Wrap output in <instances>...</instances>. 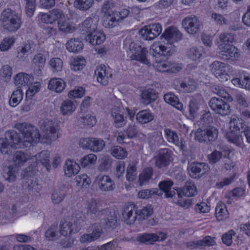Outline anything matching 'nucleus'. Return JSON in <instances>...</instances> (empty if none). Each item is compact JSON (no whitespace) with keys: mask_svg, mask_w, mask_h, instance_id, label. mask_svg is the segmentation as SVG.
<instances>
[{"mask_svg":"<svg viewBox=\"0 0 250 250\" xmlns=\"http://www.w3.org/2000/svg\"><path fill=\"white\" fill-rule=\"evenodd\" d=\"M0 21L3 28L9 32L17 31L21 28L22 23L21 14L10 8L2 11Z\"/></svg>","mask_w":250,"mask_h":250,"instance_id":"f257e3e1","label":"nucleus"},{"mask_svg":"<svg viewBox=\"0 0 250 250\" xmlns=\"http://www.w3.org/2000/svg\"><path fill=\"white\" fill-rule=\"evenodd\" d=\"M219 49V56L223 59L232 60L239 57L237 49L232 44H220Z\"/></svg>","mask_w":250,"mask_h":250,"instance_id":"2eb2a0df","label":"nucleus"},{"mask_svg":"<svg viewBox=\"0 0 250 250\" xmlns=\"http://www.w3.org/2000/svg\"><path fill=\"white\" fill-rule=\"evenodd\" d=\"M33 126L26 123H19L15 125L14 127L21 132L23 136L22 139H24Z\"/></svg>","mask_w":250,"mask_h":250,"instance_id":"e2e57ef3","label":"nucleus"},{"mask_svg":"<svg viewBox=\"0 0 250 250\" xmlns=\"http://www.w3.org/2000/svg\"><path fill=\"white\" fill-rule=\"evenodd\" d=\"M80 169L79 165L75 162L68 160L66 161L64 166L65 174L71 177L73 175L77 174Z\"/></svg>","mask_w":250,"mask_h":250,"instance_id":"473e14b6","label":"nucleus"},{"mask_svg":"<svg viewBox=\"0 0 250 250\" xmlns=\"http://www.w3.org/2000/svg\"><path fill=\"white\" fill-rule=\"evenodd\" d=\"M76 108V105L74 101L68 99L63 101L60 107V111L63 115L71 114Z\"/></svg>","mask_w":250,"mask_h":250,"instance_id":"a878e982","label":"nucleus"},{"mask_svg":"<svg viewBox=\"0 0 250 250\" xmlns=\"http://www.w3.org/2000/svg\"><path fill=\"white\" fill-rule=\"evenodd\" d=\"M230 66L227 63L219 61H215L210 65L212 73L221 81H227L229 76L228 72Z\"/></svg>","mask_w":250,"mask_h":250,"instance_id":"9d476101","label":"nucleus"},{"mask_svg":"<svg viewBox=\"0 0 250 250\" xmlns=\"http://www.w3.org/2000/svg\"><path fill=\"white\" fill-rule=\"evenodd\" d=\"M103 18V24L105 28H112L116 26L118 23V21L115 17L114 16L113 14L109 16H104Z\"/></svg>","mask_w":250,"mask_h":250,"instance_id":"680f3d73","label":"nucleus"},{"mask_svg":"<svg viewBox=\"0 0 250 250\" xmlns=\"http://www.w3.org/2000/svg\"><path fill=\"white\" fill-rule=\"evenodd\" d=\"M162 36L169 42V43H166L165 45H167V44L173 45V42L181 40L183 35L177 28L171 26L165 30Z\"/></svg>","mask_w":250,"mask_h":250,"instance_id":"aec40b11","label":"nucleus"},{"mask_svg":"<svg viewBox=\"0 0 250 250\" xmlns=\"http://www.w3.org/2000/svg\"><path fill=\"white\" fill-rule=\"evenodd\" d=\"M97 81L104 85H106L108 83L109 78L112 77V74L108 72L104 65L97 66L95 71Z\"/></svg>","mask_w":250,"mask_h":250,"instance_id":"5701e85b","label":"nucleus"},{"mask_svg":"<svg viewBox=\"0 0 250 250\" xmlns=\"http://www.w3.org/2000/svg\"><path fill=\"white\" fill-rule=\"evenodd\" d=\"M85 40L92 45L101 44L105 40V34L99 29L88 33Z\"/></svg>","mask_w":250,"mask_h":250,"instance_id":"4be33fe9","label":"nucleus"},{"mask_svg":"<svg viewBox=\"0 0 250 250\" xmlns=\"http://www.w3.org/2000/svg\"><path fill=\"white\" fill-rule=\"evenodd\" d=\"M208 165L205 163L193 162L188 165V169L189 176L194 179H199L208 171Z\"/></svg>","mask_w":250,"mask_h":250,"instance_id":"4468645a","label":"nucleus"},{"mask_svg":"<svg viewBox=\"0 0 250 250\" xmlns=\"http://www.w3.org/2000/svg\"><path fill=\"white\" fill-rule=\"evenodd\" d=\"M137 176V167L134 163H130L126 168L125 175L126 179L127 181L131 182L134 181Z\"/></svg>","mask_w":250,"mask_h":250,"instance_id":"de8ad7c7","label":"nucleus"},{"mask_svg":"<svg viewBox=\"0 0 250 250\" xmlns=\"http://www.w3.org/2000/svg\"><path fill=\"white\" fill-rule=\"evenodd\" d=\"M179 197L184 195L188 197L194 196L197 193V188L194 183L191 181L186 182L184 187L179 188L177 190Z\"/></svg>","mask_w":250,"mask_h":250,"instance_id":"b1692460","label":"nucleus"},{"mask_svg":"<svg viewBox=\"0 0 250 250\" xmlns=\"http://www.w3.org/2000/svg\"><path fill=\"white\" fill-rule=\"evenodd\" d=\"M66 194V188L64 186L56 188L52 194V200L53 203L58 204L61 203Z\"/></svg>","mask_w":250,"mask_h":250,"instance_id":"c9c22d12","label":"nucleus"},{"mask_svg":"<svg viewBox=\"0 0 250 250\" xmlns=\"http://www.w3.org/2000/svg\"><path fill=\"white\" fill-rule=\"evenodd\" d=\"M229 124L230 132L236 133L242 132L243 129L246 126L241 119L236 117L231 118Z\"/></svg>","mask_w":250,"mask_h":250,"instance_id":"2f4dec72","label":"nucleus"},{"mask_svg":"<svg viewBox=\"0 0 250 250\" xmlns=\"http://www.w3.org/2000/svg\"><path fill=\"white\" fill-rule=\"evenodd\" d=\"M159 71L161 72H168L171 73H176L179 71L181 69V67L177 65V64L172 63L165 60L158 64L155 65Z\"/></svg>","mask_w":250,"mask_h":250,"instance_id":"393cba45","label":"nucleus"},{"mask_svg":"<svg viewBox=\"0 0 250 250\" xmlns=\"http://www.w3.org/2000/svg\"><path fill=\"white\" fill-rule=\"evenodd\" d=\"M194 139L200 143L209 144L216 140L218 130L214 126L208 125L204 128H198L194 134Z\"/></svg>","mask_w":250,"mask_h":250,"instance_id":"423d86ee","label":"nucleus"},{"mask_svg":"<svg viewBox=\"0 0 250 250\" xmlns=\"http://www.w3.org/2000/svg\"><path fill=\"white\" fill-rule=\"evenodd\" d=\"M66 46L69 51L77 53L83 49V44L78 39H71L66 43Z\"/></svg>","mask_w":250,"mask_h":250,"instance_id":"58836bf2","label":"nucleus"},{"mask_svg":"<svg viewBox=\"0 0 250 250\" xmlns=\"http://www.w3.org/2000/svg\"><path fill=\"white\" fill-rule=\"evenodd\" d=\"M112 155L119 159H122L127 156L126 151L120 146H115L111 149Z\"/></svg>","mask_w":250,"mask_h":250,"instance_id":"13d9d810","label":"nucleus"},{"mask_svg":"<svg viewBox=\"0 0 250 250\" xmlns=\"http://www.w3.org/2000/svg\"><path fill=\"white\" fill-rule=\"evenodd\" d=\"M157 195L158 196H162V193L161 191H159L157 188H153L150 189H144L140 191L138 193V195L140 198L145 199L150 197L152 195Z\"/></svg>","mask_w":250,"mask_h":250,"instance_id":"bf43d9fd","label":"nucleus"},{"mask_svg":"<svg viewBox=\"0 0 250 250\" xmlns=\"http://www.w3.org/2000/svg\"><path fill=\"white\" fill-rule=\"evenodd\" d=\"M165 136L167 141L173 145L179 144V136L177 133L169 128H165L164 130Z\"/></svg>","mask_w":250,"mask_h":250,"instance_id":"c03bdc74","label":"nucleus"},{"mask_svg":"<svg viewBox=\"0 0 250 250\" xmlns=\"http://www.w3.org/2000/svg\"><path fill=\"white\" fill-rule=\"evenodd\" d=\"M141 102L144 105H148L158 98V93L154 88H147L142 91Z\"/></svg>","mask_w":250,"mask_h":250,"instance_id":"412c9836","label":"nucleus"},{"mask_svg":"<svg viewBox=\"0 0 250 250\" xmlns=\"http://www.w3.org/2000/svg\"><path fill=\"white\" fill-rule=\"evenodd\" d=\"M96 180L98 188L102 191H111L115 188L114 182L109 176H99L97 177Z\"/></svg>","mask_w":250,"mask_h":250,"instance_id":"a211bd4d","label":"nucleus"},{"mask_svg":"<svg viewBox=\"0 0 250 250\" xmlns=\"http://www.w3.org/2000/svg\"><path fill=\"white\" fill-rule=\"evenodd\" d=\"M125 170V163L124 161H118L115 166L114 175L116 178L120 179L123 177Z\"/></svg>","mask_w":250,"mask_h":250,"instance_id":"69168bd1","label":"nucleus"},{"mask_svg":"<svg viewBox=\"0 0 250 250\" xmlns=\"http://www.w3.org/2000/svg\"><path fill=\"white\" fill-rule=\"evenodd\" d=\"M98 17L96 16L87 18L79 25L80 30L82 32V34H88L98 29Z\"/></svg>","mask_w":250,"mask_h":250,"instance_id":"f3484780","label":"nucleus"},{"mask_svg":"<svg viewBox=\"0 0 250 250\" xmlns=\"http://www.w3.org/2000/svg\"><path fill=\"white\" fill-rule=\"evenodd\" d=\"M10 147L23 148L25 147L23 139L14 130L7 131L5 133V138L0 139V151L2 153L8 154Z\"/></svg>","mask_w":250,"mask_h":250,"instance_id":"7ed1b4c3","label":"nucleus"},{"mask_svg":"<svg viewBox=\"0 0 250 250\" xmlns=\"http://www.w3.org/2000/svg\"><path fill=\"white\" fill-rule=\"evenodd\" d=\"M94 4V0H75L74 7L81 11H86L91 8Z\"/></svg>","mask_w":250,"mask_h":250,"instance_id":"a19ab883","label":"nucleus"},{"mask_svg":"<svg viewBox=\"0 0 250 250\" xmlns=\"http://www.w3.org/2000/svg\"><path fill=\"white\" fill-rule=\"evenodd\" d=\"M165 101L181 110L183 108V104L179 102V98L172 93L166 94L164 96Z\"/></svg>","mask_w":250,"mask_h":250,"instance_id":"ea45409f","label":"nucleus"},{"mask_svg":"<svg viewBox=\"0 0 250 250\" xmlns=\"http://www.w3.org/2000/svg\"><path fill=\"white\" fill-rule=\"evenodd\" d=\"M111 116L114 119V123L116 127H121L124 126L126 122L123 116L116 112V109H113L111 111Z\"/></svg>","mask_w":250,"mask_h":250,"instance_id":"6e6d98bb","label":"nucleus"},{"mask_svg":"<svg viewBox=\"0 0 250 250\" xmlns=\"http://www.w3.org/2000/svg\"><path fill=\"white\" fill-rule=\"evenodd\" d=\"M216 217L218 221H220L228 217L229 212L224 204L217 205L215 208Z\"/></svg>","mask_w":250,"mask_h":250,"instance_id":"49530a36","label":"nucleus"},{"mask_svg":"<svg viewBox=\"0 0 250 250\" xmlns=\"http://www.w3.org/2000/svg\"><path fill=\"white\" fill-rule=\"evenodd\" d=\"M173 183L172 181H163L159 183V191H161L162 194L164 193V196L166 198L172 197L175 194L174 190L171 189Z\"/></svg>","mask_w":250,"mask_h":250,"instance_id":"bb28decb","label":"nucleus"},{"mask_svg":"<svg viewBox=\"0 0 250 250\" xmlns=\"http://www.w3.org/2000/svg\"><path fill=\"white\" fill-rule=\"evenodd\" d=\"M137 241L146 244H152L156 241L163 240L162 238L160 239V237L155 233L143 234L138 236L136 238Z\"/></svg>","mask_w":250,"mask_h":250,"instance_id":"4c0bfd02","label":"nucleus"},{"mask_svg":"<svg viewBox=\"0 0 250 250\" xmlns=\"http://www.w3.org/2000/svg\"><path fill=\"white\" fill-rule=\"evenodd\" d=\"M188 57L193 61H197L202 56V49L197 47H193L187 52Z\"/></svg>","mask_w":250,"mask_h":250,"instance_id":"052dcab7","label":"nucleus"},{"mask_svg":"<svg viewBox=\"0 0 250 250\" xmlns=\"http://www.w3.org/2000/svg\"><path fill=\"white\" fill-rule=\"evenodd\" d=\"M23 93L22 89L18 88L14 91L9 101V104L12 107H15L21 102L23 98Z\"/></svg>","mask_w":250,"mask_h":250,"instance_id":"a18cd8bd","label":"nucleus"},{"mask_svg":"<svg viewBox=\"0 0 250 250\" xmlns=\"http://www.w3.org/2000/svg\"><path fill=\"white\" fill-rule=\"evenodd\" d=\"M134 205H126L122 211L123 219L129 225L133 224L137 218V210Z\"/></svg>","mask_w":250,"mask_h":250,"instance_id":"6ab92c4d","label":"nucleus"},{"mask_svg":"<svg viewBox=\"0 0 250 250\" xmlns=\"http://www.w3.org/2000/svg\"><path fill=\"white\" fill-rule=\"evenodd\" d=\"M58 225L53 224L52 225L45 233V238L49 241H54L58 238L57 233Z\"/></svg>","mask_w":250,"mask_h":250,"instance_id":"603ef678","label":"nucleus"},{"mask_svg":"<svg viewBox=\"0 0 250 250\" xmlns=\"http://www.w3.org/2000/svg\"><path fill=\"white\" fill-rule=\"evenodd\" d=\"M228 141L236 146L242 147L243 144V139L242 136L238 132H230L227 135Z\"/></svg>","mask_w":250,"mask_h":250,"instance_id":"3c124183","label":"nucleus"},{"mask_svg":"<svg viewBox=\"0 0 250 250\" xmlns=\"http://www.w3.org/2000/svg\"><path fill=\"white\" fill-rule=\"evenodd\" d=\"M208 104L212 110L221 116H226L230 113L229 104L220 98L212 97Z\"/></svg>","mask_w":250,"mask_h":250,"instance_id":"f8f14e48","label":"nucleus"},{"mask_svg":"<svg viewBox=\"0 0 250 250\" xmlns=\"http://www.w3.org/2000/svg\"><path fill=\"white\" fill-rule=\"evenodd\" d=\"M44 132L46 137L51 140H55L59 138L58 130L59 126L56 123L52 121H45L41 126Z\"/></svg>","mask_w":250,"mask_h":250,"instance_id":"dca6fc26","label":"nucleus"},{"mask_svg":"<svg viewBox=\"0 0 250 250\" xmlns=\"http://www.w3.org/2000/svg\"><path fill=\"white\" fill-rule=\"evenodd\" d=\"M175 51L174 45L153 44L150 49L149 53L152 55L156 65L162 62L164 60V58L171 56Z\"/></svg>","mask_w":250,"mask_h":250,"instance_id":"39448f33","label":"nucleus"},{"mask_svg":"<svg viewBox=\"0 0 250 250\" xmlns=\"http://www.w3.org/2000/svg\"><path fill=\"white\" fill-rule=\"evenodd\" d=\"M29 82V75L24 73H19L14 78V83L19 89H21L23 87L26 88Z\"/></svg>","mask_w":250,"mask_h":250,"instance_id":"e433bc0d","label":"nucleus"},{"mask_svg":"<svg viewBox=\"0 0 250 250\" xmlns=\"http://www.w3.org/2000/svg\"><path fill=\"white\" fill-rule=\"evenodd\" d=\"M65 87V83L60 78H52L49 81L48 89L60 93L63 91Z\"/></svg>","mask_w":250,"mask_h":250,"instance_id":"7c9ffc66","label":"nucleus"},{"mask_svg":"<svg viewBox=\"0 0 250 250\" xmlns=\"http://www.w3.org/2000/svg\"><path fill=\"white\" fill-rule=\"evenodd\" d=\"M153 213V209L150 206H146L143 208L137 210V217L138 219L145 220L151 216Z\"/></svg>","mask_w":250,"mask_h":250,"instance_id":"5fc2aeb1","label":"nucleus"},{"mask_svg":"<svg viewBox=\"0 0 250 250\" xmlns=\"http://www.w3.org/2000/svg\"><path fill=\"white\" fill-rule=\"evenodd\" d=\"M183 27L189 34L197 33L202 26L201 22L195 15H190L185 17L182 21Z\"/></svg>","mask_w":250,"mask_h":250,"instance_id":"ddd939ff","label":"nucleus"},{"mask_svg":"<svg viewBox=\"0 0 250 250\" xmlns=\"http://www.w3.org/2000/svg\"><path fill=\"white\" fill-rule=\"evenodd\" d=\"M84 218V216L82 213H79L72 215L69 220L62 219L59 225L60 234L67 236L72 233L78 232L83 226Z\"/></svg>","mask_w":250,"mask_h":250,"instance_id":"f03ea898","label":"nucleus"},{"mask_svg":"<svg viewBox=\"0 0 250 250\" xmlns=\"http://www.w3.org/2000/svg\"><path fill=\"white\" fill-rule=\"evenodd\" d=\"M173 152L168 148L161 149L154 158L155 166L159 169H166L173 161Z\"/></svg>","mask_w":250,"mask_h":250,"instance_id":"1a4fd4ad","label":"nucleus"},{"mask_svg":"<svg viewBox=\"0 0 250 250\" xmlns=\"http://www.w3.org/2000/svg\"><path fill=\"white\" fill-rule=\"evenodd\" d=\"M32 62L37 71H41L46 62L45 56L41 53H37L34 55Z\"/></svg>","mask_w":250,"mask_h":250,"instance_id":"79ce46f5","label":"nucleus"},{"mask_svg":"<svg viewBox=\"0 0 250 250\" xmlns=\"http://www.w3.org/2000/svg\"><path fill=\"white\" fill-rule=\"evenodd\" d=\"M112 163L111 159L108 156H104L101 159L98 169L100 171H106L111 167Z\"/></svg>","mask_w":250,"mask_h":250,"instance_id":"338daca9","label":"nucleus"},{"mask_svg":"<svg viewBox=\"0 0 250 250\" xmlns=\"http://www.w3.org/2000/svg\"><path fill=\"white\" fill-rule=\"evenodd\" d=\"M98 211L99 208L96 201L91 200L86 207L87 215L90 216L91 218H94Z\"/></svg>","mask_w":250,"mask_h":250,"instance_id":"0e129e2a","label":"nucleus"},{"mask_svg":"<svg viewBox=\"0 0 250 250\" xmlns=\"http://www.w3.org/2000/svg\"><path fill=\"white\" fill-rule=\"evenodd\" d=\"M136 118L140 124H145L152 121L154 118V115L149 110H143L136 114Z\"/></svg>","mask_w":250,"mask_h":250,"instance_id":"72a5a7b5","label":"nucleus"},{"mask_svg":"<svg viewBox=\"0 0 250 250\" xmlns=\"http://www.w3.org/2000/svg\"><path fill=\"white\" fill-rule=\"evenodd\" d=\"M97 156L94 154H89L82 157L80 160L81 166L84 168L94 165L97 160Z\"/></svg>","mask_w":250,"mask_h":250,"instance_id":"8fccbe9b","label":"nucleus"},{"mask_svg":"<svg viewBox=\"0 0 250 250\" xmlns=\"http://www.w3.org/2000/svg\"><path fill=\"white\" fill-rule=\"evenodd\" d=\"M31 49L30 43H26L23 46H20L17 48V58L23 61L28 55V53Z\"/></svg>","mask_w":250,"mask_h":250,"instance_id":"864d4df0","label":"nucleus"},{"mask_svg":"<svg viewBox=\"0 0 250 250\" xmlns=\"http://www.w3.org/2000/svg\"><path fill=\"white\" fill-rule=\"evenodd\" d=\"M161 25L159 23L146 25L139 31V34L146 40H152L162 32Z\"/></svg>","mask_w":250,"mask_h":250,"instance_id":"9b49d317","label":"nucleus"},{"mask_svg":"<svg viewBox=\"0 0 250 250\" xmlns=\"http://www.w3.org/2000/svg\"><path fill=\"white\" fill-rule=\"evenodd\" d=\"M153 171V168L152 167L145 168L139 176V185L143 186L147 184L152 178Z\"/></svg>","mask_w":250,"mask_h":250,"instance_id":"c85d7f7f","label":"nucleus"},{"mask_svg":"<svg viewBox=\"0 0 250 250\" xmlns=\"http://www.w3.org/2000/svg\"><path fill=\"white\" fill-rule=\"evenodd\" d=\"M80 147L90 149L94 152H100L105 146V142L102 139L96 138H83L80 139L79 142Z\"/></svg>","mask_w":250,"mask_h":250,"instance_id":"6e6552de","label":"nucleus"},{"mask_svg":"<svg viewBox=\"0 0 250 250\" xmlns=\"http://www.w3.org/2000/svg\"><path fill=\"white\" fill-rule=\"evenodd\" d=\"M28 159V157L26 154L22 151H17L13 157V161L15 163L14 166L21 167L23 165Z\"/></svg>","mask_w":250,"mask_h":250,"instance_id":"09e8293b","label":"nucleus"},{"mask_svg":"<svg viewBox=\"0 0 250 250\" xmlns=\"http://www.w3.org/2000/svg\"><path fill=\"white\" fill-rule=\"evenodd\" d=\"M59 30L64 33H71L75 31V27L72 25L66 19L63 18L58 21Z\"/></svg>","mask_w":250,"mask_h":250,"instance_id":"37998d69","label":"nucleus"},{"mask_svg":"<svg viewBox=\"0 0 250 250\" xmlns=\"http://www.w3.org/2000/svg\"><path fill=\"white\" fill-rule=\"evenodd\" d=\"M89 233L83 234L80 239L82 243L87 244L99 239L103 233V228L99 223L91 224L88 227Z\"/></svg>","mask_w":250,"mask_h":250,"instance_id":"0eeeda50","label":"nucleus"},{"mask_svg":"<svg viewBox=\"0 0 250 250\" xmlns=\"http://www.w3.org/2000/svg\"><path fill=\"white\" fill-rule=\"evenodd\" d=\"M16 206L13 205L11 208H8L4 213H2L0 215V224L12 222L16 214Z\"/></svg>","mask_w":250,"mask_h":250,"instance_id":"cd10ccee","label":"nucleus"},{"mask_svg":"<svg viewBox=\"0 0 250 250\" xmlns=\"http://www.w3.org/2000/svg\"><path fill=\"white\" fill-rule=\"evenodd\" d=\"M40 134L39 133V130L34 126L31 127V129L29 131V133L25 136L24 140V143L25 144V147L28 144H30L32 143H37L40 141Z\"/></svg>","mask_w":250,"mask_h":250,"instance_id":"c756f323","label":"nucleus"},{"mask_svg":"<svg viewBox=\"0 0 250 250\" xmlns=\"http://www.w3.org/2000/svg\"><path fill=\"white\" fill-rule=\"evenodd\" d=\"M49 65L51 66L52 71L53 73H57L62 70L63 62L59 58H53L50 60Z\"/></svg>","mask_w":250,"mask_h":250,"instance_id":"4d7b16f0","label":"nucleus"},{"mask_svg":"<svg viewBox=\"0 0 250 250\" xmlns=\"http://www.w3.org/2000/svg\"><path fill=\"white\" fill-rule=\"evenodd\" d=\"M127 56L131 60L140 62L144 64L150 65V60L148 58V50L146 48L142 47L139 44L131 42L127 50Z\"/></svg>","mask_w":250,"mask_h":250,"instance_id":"20e7f679","label":"nucleus"},{"mask_svg":"<svg viewBox=\"0 0 250 250\" xmlns=\"http://www.w3.org/2000/svg\"><path fill=\"white\" fill-rule=\"evenodd\" d=\"M17 167L14 166H6L3 168L2 176L5 180L13 182L16 179Z\"/></svg>","mask_w":250,"mask_h":250,"instance_id":"f704fd0d","label":"nucleus"},{"mask_svg":"<svg viewBox=\"0 0 250 250\" xmlns=\"http://www.w3.org/2000/svg\"><path fill=\"white\" fill-rule=\"evenodd\" d=\"M70 65L71 70L79 71L82 70L85 65V60L83 58H77L72 61Z\"/></svg>","mask_w":250,"mask_h":250,"instance_id":"774afa93","label":"nucleus"}]
</instances>
